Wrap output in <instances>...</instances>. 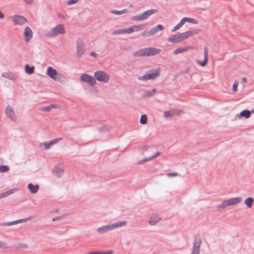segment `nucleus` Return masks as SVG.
<instances>
[{
	"label": "nucleus",
	"instance_id": "nucleus-52",
	"mask_svg": "<svg viewBox=\"0 0 254 254\" xmlns=\"http://www.w3.org/2000/svg\"><path fill=\"white\" fill-rule=\"evenodd\" d=\"M25 3L28 4H30L33 2V0H24Z\"/></svg>",
	"mask_w": 254,
	"mask_h": 254
},
{
	"label": "nucleus",
	"instance_id": "nucleus-24",
	"mask_svg": "<svg viewBox=\"0 0 254 254\" xmlns=\"http://www.w3.org/2000/svg\"><path fill=\"white\" fill-rule=\"evenodd\" d=\"M251 115V112L250 111L248 110H244L241 111L239 115H238L239 118L241 117H245L246 119H248L250 117Z\"/></svg>",
	"mask_w": 254,
	"mask_h": 254
},
{
	"label": "nucleus",
	"instance_id": "nucleus-19",
	"mask_svg": "<svg viewBox=\"0 0 254 254\" xmlns=\"http://www.w3.org/2000/svg\"><path fill=\"white\" fill-rule=\"evenodd\" d=\"M148 72L149 74L151 80H154L159 75L160 71L159 69H153L148 71Z\"/></svg>",
	"mask_w": 254,
	"mask_h": 254
},
{
	"label": "nucleus",
	"instance_id": "nucleus-55",
	"mask_svg": "<svg viewBox=\"0 0 254 254\" xmlns=\"http://www.w3.org/2000/svg\"><path fill=\"white\" fill-rule=\"evenodd\" d=\"M91 56L93 57H96L97 54L94 52H92L90 53Z\"/></svg>",
	"mask_w": 254,
	"mask_h": 254
},
{
	"label": "nucleus",
	"instance_id": "nucleus-9",
	"mask_svg": "<svg viewBox=\"0 0 254 254\" xmlns=\"http://www.w3.org/2000/svg\"><path fill=\"white\" fill-rule=\"evenodd\" d=\"M77 52L76 55L78 57H81L84 53V43L81 40H77Z\"/></svg>",
	"mask_w": 254,
	"mask_h": 254
},
{
	"label": "nucleus",
	"instance_id": "nucleus-62",
	"mask_svg": "<svg viewBox=\"0 0 254 254\" xmlns=\"http://www.w3.org/2000/svg\"><path fill=\"white\" fill-rule=\"evenodd\" d=\"M250 112H251V113H254V108Z\"/></svg>",
	"mask_w": 254,
	"mask_h": 254
},
{
	"label": "nucleus",
	"instance_id": "nucleus-57",
	"mask_svg": "<svg viewBox=\"0 0 254 254\" xmlns=\"http://www.w3.org/2000/svg\"><path fill=\"white\" fill-rule=\"evenodd\" d=\"M4 17V14L0 10V18H2Z\"/></svg>",
	"mask_w": 254,
	"mask_h": 254
},
{
	"label": "nucleus",
	"instance_id": "nucleus-47",
	"mask_svg": "<svg viewBox=\"0 0 254 254\" xmlns=\"http://www.w3.org/2000/svg\"><path fill=\"white\" fill-rule=\"evenodd\" d=\"M45 146V149H48L51 145L50 142H45L43 143Z\"/></svg>",
	"mask_w": 254,
	"mask_h": 254
},
{
	"label": "nucleus",
	"instance_id": "nucleus-58",
	"mask_svg": "<svg viewBox=\"0 0 254 254\" xmlns=\"http://www.w3.org/2000/svg\"><path fill=\"white\" fill-rule=\"evenodd\" d=\"M148 148V145H145L144 146H143V147H141V149L143 150H146Z\"/></svg>",
	"mask_w": 254,
	"mask_h": 254
},
{
	"label": "nucleus",
	"instance_id": "nucleus-56",
	"mask_svg": "<svg viewBox=\"0 0 254 254\" xmlns=\"http://www.w3.org/2000/svg\"><path fill=\"white\" fill-rule=\"evenodd\" d=\"M112 253H113V252L111 251L102 252V254H112Z\"/></svg>",
	"mask_w": 254,
	"mask_h": 254
},
{
	"label": "nucleus",
	"instance_id": "nucleus-35",
	"mask_svg": "<svg viewBox=\"0 0 254 254\" xmlns=\"http://www.w3.org/2000/svg\"><path fill=\"white\" fill-rule=\"evenodd\" d=\"M113 35H119V34H125V29H117L116 30H114L112 32Z\"/></svg>",
	"mask_w": 254,
	"mask_h": 254
},
{
	"label": "nucleus",
	"instance_id": "nucleus-29",
	"mask_svg": "<svg viewBox=\"0 0 254 254\" xmlns=\"http://www.w3.org/2000/svg\"><path fill=\"white\" fill-rule=\"evenodd\" d=\"M156 92V89L154 88L151 91H147L144 92L142 95V97L148 98L153 96Z\"/></svg>",
	"mask_w": 254,
	"mask_h": 254
},
{
	"label": "nucleus",
	"instance_id": "nucleus-40",
	"mask_svg": "<svg viewBox=\"0 0 254 254\" xmlns=\"http://www.w3.org/2000/svg\"><path fill=\"white\" fill-rule=\"evenodd\" d=\"M29 220H30V218H25V219H19V220H16V221H15V224H17L18 223H22V222H26V221Z\"/></svg>",
	"mask_w": 254,
	"mask_h": 254
},
{
	"label": "nucleus",
	"instance_id": "nucleus-25",
	"mask_svg": "<svg viewBox=\"0 0 254 254\" xmlns=\"http://www.w3.org/2000/svg\"><path fill=\"white\" fill-rule=\"evenodd\" d=\"M134 32H138L145 29L147 26V24H140L138 25H133Z\"/></svg>",
	"mask_w": 254,
	"mask_h": 254
},
{
	"label": "nucleus",
	"instance_id": "nucleus-45",
	"mask_svg": "<svg viewBox=\"0 0 254 254\" xmlns=\"http://www.w3.org/2000/svg\"><path fill=\"white\" fill-rule=\"evenodd\" d=\"M151 160H152L151 156L149 157H145L143 159H142V160L140 161V163H143L150 161Z\"/></svg>",
	"mask_w": 254,
	"mask_h": 254
},
{
	"label": "nucleus",
	"instance_id": "nucleus-21",
	"mask_svg": "<svg viewBox=\"0 0 254 254\" xmlns=\"http://www.w3.org/2000/svg\"><path fill=\"white\" fill-rule=\"evenodd\" d=\"M1 76L4 78H7L10 80L15 79L16 76L13 73L11 72H4L2 73Z\"/></svg>",
	"mask_w": 254,
	"mask_h": 254
},
{
	"label": "nucleus",
	"instance_id": "nucleus-31",
	"mask_svg": "<svg viewBox=\"0 0 254 254\" xmlns=\"http://www.w3.org/2000/svg\"><path fill=\"white\" fill-rule=\"evenodd\" d=\"M138 79L139 80H143V81H146V80H151V78L150 77V76H149V74L148 71H147L146 74H145V75H144L143 76H139L138 77Z\"/></svg>",
	"mask_w": 254,
	"mask_h": 254
},
{
	"label": "nucleus",
	"instance_id": "nucleus-50",
	"mask_svg": "<svg viewBox=\"0 0 254 254\" xmlns=\"http://www.w3.org/2000/svg\"><path fill=\"white\" fill-rule=\"evenodd\" d=\"M178 175V174L177 173H169L167 174V176L168 177H176Z\"/></svg>",
	"mask_w": 254,
	"mask_h": 254
},
{
	"label": "nucleus",
	"instance_id": "nucleus-4",
	"mask_svg": "<svg viewBox=\"0 0 254 254\" xmlns=\"http://www.w3.org/2000/svg\"><path fill=\"white\" fill-rule=\"evenodd\" d=\"M65 33L64 27L62 24H58L51 30L45 33L46 36L49 38L54 37L58 34Z\"/></svg>",
	"mask_w": 254,
	"mask_h": 254
},
{
	"label": "nucleus",
	"instance_id": "nucleus-12",
	"mask_svg": "<svg viewBox=\"0 0 254 254\" xmlns=\"http://www.w3.org/2000/svg\"><path fill=\"white\" fill-rule=\"evenodd\" d=\"M208 55V48L207 47L204 48V60L203 61H197V63L202 66H204L207 63Z\"/></svg>",
	"mask_w": 254,
	"mask_h": 254
},
{
	"label": "nucleus",
	"instance_id": "nucleus-44",
	"mask_svg": "<svg viewBox=\"0 0 254 254\" xmlns=\"http://www.w3.org/2000/svg\"><path fill=\"white\" fill-rule=\"evenodd\" d=\"M61 139V138H55V139H53L52 140H51L50 141V143L51 144V145H53L54 144H56V143L58 142Z\"/></svg>",
	"mask_w": 254,
	"mask_h": 254
},
{
	"label": "nucleus",
	"instance_id": "nucleus-18",
	"mask_svg": "<svg viewBox=\"0 0 254 254\" xmlns=\"http://www.w3.org/2000/svg\"><path fill=\"white\" fill-rule=\"evenodd\" d=\"M164 29V26L161 24H158L157 25L152 27L149 30V32L151 35L152 36L156 34L159 30H162Z\"/></svg>",
	"mask_w": 254,
	"mask_h": 254
},
{
	"label": "nucleus",
	"instance_id": "nucleus-30",
	"mask_svg": "<svg viewBox=\"0 0 254 254\" xmlns=\"http://www.w3.org/2000/svg\"><path fill=\"white\" fill-rule=\"evenodd\" d=\"M254 202V199L252 197H248L245 200V204L248 207L250 208L252 206Z\"/></svg>",
	"mask_w": 254,
	"mask_h": 254
},
{
	"label": "nucleus",
	"instance_id": "nucleus-33",
	"mask_svg": "<svg viewBox=\"0 0 254 254\" xmlns=\"http://www.w3.org/2000/svg\"><path fill=\"white\" fill-rule=\"evenodd\" d=\"M184 20H185V22H188L192 23L193 24H197V21L196 20H195V19L192 18L184 17Z\"/></svg>",
	"mask_w": 254,
	"mask_h": 254
},
{
	"label": "nucleus",
	"instance_id": "nucleus-13",
	"mask_svg": "<svg viewBox=\"0 0 254 254\" xmlns=\"http://www.w3.org/2000/svg\"><path fill=\"white\" fill-rule=\"evenodd\" d=\"M197 33L196 30L188 31L186 32L180 33L182 40H184Z\"/></svg>",
	"mask_w": 254,
	"mask_h": 254
},
{
	"label": "nucleus",
	"instance_id": "nucleus-36",
	"mask_svg": "<svg viewBox=\"0 0 254 254\" xmlns=\"http://www.w3.org/2000/svg\"><path fill=\"white\" fill-rule=\"evenodd\" d=\"M174 115V111H168L164 113V117L166 118L171 117Z\"/></svg>",
	"mask_w": 254,
	"mask_h": 254
},
{
	"label": "nucleus",
	"instance_id": "nucleus-61",
	"mask_svg": "<svg viewBox=\"0 0 254 254\" xmlns=\"http://www.w3.org/2000/svg\"><path fill=\"white\" fill-rule=\"evenodd\" d=\"M242 79H243V80L244 81H245V82H246V78L245 77H243Z\"/></svg>",
	"mask_w": 254,
	"mask_h": 254
},
{
	"label": "nucleus",
	"instance_id": "nucleus-23",
	"mask_svg": "<svg viewBox=\"0 0 254 254\" xmlns=\"http://www.w3.org/2000/svg\"><path fill=\"white\" fill-rule=\"evenodd\" d=\"M191 48L190 47L179 48L173 51V54L177 55L180 53L185 52Z\"/></svg>",
	"mask_w": 254,
	"mask_h": 254
},
{
	"label": "nucleus",
	"instance_id": "nucleus-26",
	"mask_svg": "<svg viewBox=\"0 0 254 254\" xmlns=\"http://www.w3.org/2000/svg\"><path fill=\"white\" fill-rule=\"evenodd\" d=\"M35 70V67L34 66H29V64H26L25 66V72L29 74H31L34 73Z\"/></svg>",
	"mask_w": 254,
	"mask_h": 254
},
{
	"label": "nucleus",
	"instance_id": "nucleus-8",
	"mask_svg": "<svg viewBox=\"0 0 254 254\" xmlns=\"http://www.w3.org/2000/svg\"><path fill=\"white\" fill-rule=\"evenodd\" d=\"M81 79L82 81L85 82L91 86H93L96 83L95 78L92 76L87 73L82 74L81 75Z\"/></svg>",
	"mask_w": 254,
	"mask_h": 254
},
{
	"label": "nucleus",
	"instance_id": "nucleus-6",
	"mask_svg": "<svg viewBox=\"0 0 254 254\" xmlns=\"http://www.w3.org/2000/svg\"><path fill=\"white\" fill-rule=\"evenodd\" d=\"M94 78L98 81L107 83L110 79V75L104 71L99 70L94 73Z\"/></svg>",
	"mask_w": 254,
	"mask_h": 254
},
{
	"label": "nucleus",
	"instance_id": "nucleus-7",
	"mask_svg": "<svg viewBox=\"0 0 254 254\" xmlns=\"http://www.w3.org/2000/svg\"><path fill=\"white\" fill-rule=\"evenodd\" d=\"M47 74L51 78L53 79L56 81H60L61 75L59 74L56 69L53 67L49 66L48 67L47 70Z\"/></svg>",
	"mask_w": 254,
	"mask_h": 254
},
{
	"label": "nucleus",
	"instance_id": "nucleus-1",
	"mask_svg": "<svg viewBox=\"0 0 254 254\" xmlns=\"http://www.w3.org/2000/svg\"><path fill=\"white\" fill-rule=\"evenodd\" d=\"M161 50L155 48H146L141 49L133 54V56L137 57L152 56L159 54Z\"/></svg>",
	"mask_w": 254,
	"mask_h": 254
},
{
	"label": "nucleus",
	"instance_id": "nucleus-5",
	"mask_svg": "<svg viewBox=\"0 0 254 254\" xmlns=\"http://www.w3.org/2000/svg\"><path fill=\"white\" fill-rule=\"evenodd\" d=\"M157 11V9H150L146 10L145 11H144V12L140 14L132 16L131 18V19L134 21L144 20L147 19L152 14L156 13Z\"/></svg>",
	"mask_w": 254,
	"mask_h": 254
},
{
	"label": "nucleus",
	"instance_id": "nucleus-43",
	"mask_svg": "<svg viewBox=\"0 0 254 254\" xmlns=\"http://www.w3.org/2000/svg\"><path fill=\"white\" fill-rule=\"evenodd\" d=\"M238 86V83L237 81L234 82L233 85V91L234 92H236L237 90V87Z\"/></svg>",
	"mask_w": 254,
	"mask_h": 254
},
{
	"label": "nucleus",
	"instance_id": "nucleus-39",
	"mask_svg": "<svg viewBox=\"0 0 254 254\" xmlns=\"http://www.w3.org/2000/svg\"><path fill=\"white\" fill-rule=\"evenodd\" d=\"M124 29H125V33H127V34H130V33H131L134 32L133 26L129 27L128 28Z\"/></svg>",
	"mask_w": 254,
	"mask_h": 254
},
{
	"label": "nucleus",
	"instance_id": "nucleus-11",
	"mask_svg": "<svg viewBox=\"0 0 254 254\" xmlns=\"http://www.w3.org/2000/svg\"><path fill=\"white\" fill-rule=\"evenodd\" d=\"M23 34L26 42H29L31 40L33 36V32L29 27L26 26L25 27Z\"/></svg>",
	"mask_w": 254,
	"mask_h": 254
},
{
	"label": "nucleus",
	"instance_id": "nucleus-20",
	"mask_svg": "<svg viewBox=\"0 0 254 254\" xmlns=\"http://www.w3.org/2000/svg\"><path fill=\"white\" fill-rule=\"evenodd\" d=\"M27 188L31 193H35L38 191L39 189V186L38 185H33L32 183H29L28 184Z\"/></svg>",
	"mask_w": 254,
	"mask_h": 254
},
{
	"label": "nucleus",
	"instance_id": "nucleus-2",
	"mask_svg": "<svg viewBox=\"0 0 254 254\" xmlns=\"http://www.w3.org/2000/svg\"><path fill=\"white\" fill-rule=\"evenodd\" d=\"M127 224V221H120L111 225L104 226L97 229V231L99 233H104L109 231L112 230L115 228L125 226Z\"/></svg>",
	"mask_w": 254,
	"mask_h": 254
},
{
	"label": "nucleus",
	"instance_id": "nucleus-3",
	"mask_svg": "<svg viewBox=\"0 0 254 254\" xmlns=\"http://www.w3.org/2000/svg\"><path fill=\"white\" fill-rule=\"evenodd\" d=\"M242 200V198L241 197H234L225 200L222 203L217 206V210L218 211H221L227 206L237 204L241 202Z\"/></svg>",
	"mask_w": 254,
	"mask_h": 254
},
{
	"label": "nucleus",
	"instance_id": "nucleus-59",
	"mask_svg": "<svg viewBox=\"0 0 254 254\" xmlns=\"http://www.w3.org/2000/svg\"><path fill=\"white\" fill-rule=\"evenodd\" d=\"M88 254H102V252H91Z\"/></svg>",
	"mask_w": 254,
	"mask_h": 254
},
{
	"label": "nucleus",
	"instance_id": "nucleus-54",
	"mask_svg": "<svg viewBox=\"0 0 254 254\" xmlns=\"http://www.w3.org/2000/svg\"><path fill=\"white\" fill-rule=\"evenodd\" d=\"M6 194L5 192L0 193V198L6 197Z\"/></svg>",
	"mask_w": 254,
	"mask_h": 254
},
{
	"label": "nucleus",
	"instance_id": "nucleus-38",
	"mask_svg": "<svg viewBox=\"0 0 254 254\" xmlns=\"http://www.w3.org/2000/svg\"><path fill=\"white\" fill-rule=\"evenodd\" d=\"M13 225H15L14 221L12 222H2L0 223V226H8Z\"/></svg>",
	"mask_w": 254,
	"mask_h": 254
},
{
	"label": "nucleus",
	"instance_id": "nucleus-34",
	"mask_svg": "<svg viewBox=\"0 0 254 254\" xmlns=\"http://www.w3.org/2000/svg\"><path fill=\"white\" fill-rule=\"evenodd\" d=\"M199 247L198 246L195 245V244H193V247L192 249V252L191 254H199Z\"/></svg>",
	"mask_w": 254,
	"mask_h": 254
},
{
	"label": "nucleus",
	"instance_id": "nucleus-14",
	"mask_svg": "<svg viewBox=\"0 0 254 254\" xmlns=\"http://www.w3.org/2000/svg\"><path fill=\"white\" fill-rule=\"evenodd\" d=\"M168 40L169 42L173 43H177L182 41L180 33L179 34L174 35L171 37H169Z\"/></svg>",
	"mask_w": 254,
	"mask_h": 254
},
{
	"label": "nucleus",
	"instance_id": "nucleus-53",
	"mask_svg": "<svg viewBox=\"0 0 254 254\" xmlns=\"http://www.w3.org/2000/svg\"><path fill=\"white\" fill-rule=\"evenodd\" d=\"M200 243H201V242L200 241H195L194 242V243L193 244H195V245L196 246H198V247H200Z\"/></svg>",
	"mask_w": 254,
	"mask_h": 254
},
{
	"label": "nucleus",
	"instance_id": "nucleus-42",
	"mask_svg": "<svg viewBox=\"0 0 254 254\" xmlns=\"http://www.w3.org/2000/svg\"><path fill=\"white\" fill-rule=\"evenodd\" d=\"M15 190H16L15 189H10L8 190L5 191L6 196H7L13 193Z\"/></svg>",
	"mask_w": 254,
	"mask_h": 254
},
{
	"label": "nucleus",
	"instance_id": "nucleus-17",
	"mask_svg": "<svg viewBox=\"0 0 254 254\" xmlns=\"http://www.w3.org/2000/svg\"><path fill=\"white\" fill-rule=\"evenodd\" d=\"M161 219V218L159 216L156 215H152L150 216L149 220V224L150 225H155L158 223Z\"/></svg>",
	"mask_w": 254,
	"mask_h": 254
},
{
	"label": "nucleus",
	"instance_id": "nucleus-16",
	"mask_svg": "<svg viewBox=\"0 0 254 254\" xmlns=\"http://www.w3.org/2000/svg\"><path fill=\"white\" fill-rule=\"evenodd\" d=\"M5 114L7 117H8L12 120H14L15 117V113L13 108L11 106H8L6 107Z\"/></svg>",
	"mask_w": 254,
	"mask_h": 254
},
{
	"label": "nucleus",
	"instance_id": "nucleus-37",
	"mask_svg": "<svg viewBox=\"0 0 254 254\" xmlns=\"http://www.w3.org/2000/svg\"><path fill=\"white\" fill-rule=\"evenodd\" d=\"M9 170V167L6 165L0 166V173H4Z\"/></svg>",
	"mask_w": 254,
	"mask_h": 254
},
{
	"label": "nucleus",
	"instance_id": "nucleus-22",
	"mask_svg": "<svg viewBox=\"0 0 254 254\" xmlns=\"http://www.w3.org/2000/svg\"><path fill=\"white\" fill-rule=\"evenodd\" d=\"M55 108H57V104H51L48 106L41 107L40 110L43 112H50L52 109Z\"/></svg>",
	"mask_w": 254,
	"mask_h": 254
},
{
	"label": "nucleus",
	"instance_id": "nucleus-32",
	"mask_svg": "<svg viewBox=\"0 0 254 254\" xmlns=\"http://www.w3.org/2000/svg\"><path fill=\"white\" fill-rule=\"evenodd\" d=\"M147 122V116L146 115H141L140 119V123L141 124H145Z\"/></svg>",
	"mask_w": 254,
	"mask_h": 254
},
{
	"label": "nucleus",
	"instance_id": "nucleus-48",
	"mask_svg": "<svg viewBox=\"0 0 254 254\" xmlns=\"http://www.w3.org/2000/svg\"><path fill=\"white\" fill-rule=\"evenodd\" d=\"M142 36L143 37H149V36H151V34L149 32V31H145L143 32V33L142 34Z\"/></svg>",
	"mask_w": 254,
	"mask_h": 254
},
{
	"label": "nucleus",
	"instance_id": "nucleus-28",
	"mask_svg": "<svg viewBox=\"0 0 254 254\" xmlns=\"http://www.w3.org/2000/svg\"><path fill=\"white\" fill-rule=\"evenodd\" d=\"M185 21L184 20V18L182 19L180 22L178 23L173 28L171 29L172 32H174L179 29H180L185 23Z\"/></svg>",
	"mask_w": 254,
	"mask_h": 254
},
{
	"label": "nucleus",
	"instance_id": "nucleus-27",
	"mask_svg": "<svg viewBox=\"0 0 254 254\" xmlns=\"http://www.w3.org/2000/svg\"><path fill=\"white\" fill-rule=\"evenodd\" d=\"M110 12L116 15H121L124 13H128V10L127 9H124L121 10H110Z\"/></svg>",
	"mask_w": 254,
	"mask_h": 254
},
{
	"label": "nucleus",
	"instance_id": "nucleus-51",
	"mask_svg": "<svg viewBox=\"0 0 254 254\" xmlns=\"http://www.w3.org/2000/svg\"><path fill=\"white\" fill-rule=\"evenodd\" d=\"M5 244L0 241V248H6Z\"/></svg>",
	"mask_w": 254,
	"mask_h": 254
},
{
	"label": "nucleus",
	"instance_id": "nucleus-41",
	"mask_svg": "<svg viewBox=\"0 0 254 254\" xmlns=\"http://www.w3.org/2000/svg\"><path fill=\"white\" fill-rule=\"evenodd\" d=\"M109 128L110 127L108 126H102L99 127V130L103 132H105L106 131L109 130Z\"/></svg>",
	"mask_w": 254,
	"mask_h": 254
},
{
	"label": "nucleus",
	"instance_id": "nucleus-46",
	"mask_svg": "<svg viewBox=\"0 0 254 254\" xmlns=\"http://www.w3.org/2000/svg\"><path fill=\"white\" fill-rule=\"evenodd\" d=\"M78 1V0H69L67 1V4L68 5H71L77 3Z\"/></svg>",
	"mask_w": 254,
	"mask_h": 254
},
{
	"label": "nucleus",
	"instance_id": "nucleus-15",
	"mask_svg": "<svg viewBox=\"0 0 254 254\" xmlns=\"http://www.w3.org/2000/svg\"><path fill=\"white\" fill-rule=\"evenodd\" d=\"M54 175L57 177H61L64 173V170L61 168L59 166H56L53 170Z\"/></svg>",
	"mask_w": 254,
	"mask_h": 254
},
{
	"label": "nucleus",
	"instance_id": "nucleus-49",
	"mask_svg": "<svg viewBox=\"0 0 254 254\" xmlns=\"http://www.w3.org/2000/svg\"><path fill=\"white\" fill-rule=\"evenodd\" d=\"M161 153L160 152H156V153H154L153 155L151 156L152 159L157 157L159 155H161Z\"/></svg>",
	"mask_w": 254,
	"mask_h": 254
},
{
	"label": "nucleus",
	"instance_id": "nucleus-10",
	"mask_svg": "<svg viewBox=\"0 0 254 254\" xmlns=\"http://www.w3.org/2000/svg\"><path fill=\"white\" fill-rule=\"evenodd\" d=\"M12 21L15 25H23L25 24L27 20L23 16L19 15H15L12 17Z\"/></svg>",
	"mask_w": 254,
	"mask_h": 254
},
{
	"label": "nucleus",
	"instance_id": "nucleus-60",
	"mask_svg": "<svg viewBox=\"0 0 254 254\" xmlns=\"http://www.w3.org/2000/svg\"><path fill=\"white\" fill-rule=\"evenodd\" d=\"M59 219V217H56L53 219V221H55L58 220Z\"/></svg>",
	"mask_w": 254,
	"mask_h": 254
}]
</instances>
